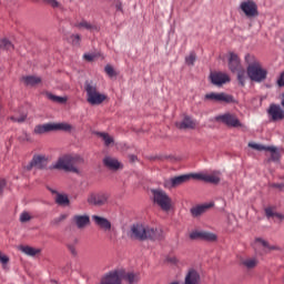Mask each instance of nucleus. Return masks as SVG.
Returning a JSON list of instances; mask_svg holds the SVG:
<instances>
[{
	"label": "nucleus",
	"mask_w": 284,
	"mask_h": 284,
	"mask_svg": "<svg viewBox=\"0 0 284 284\" xmlns=\"http://www.w3.org/2000/svg\"><path fill=\"white\" fill-rule=\"evenodd\" d=\"M68 217L67 214H61L59 217H55L51 223L52 225H59V223H62V221H65Z\"/></svg>",
	"instance_id": "45"
},
{
	"label": "nucleus",
	"mask_w": 284,
	"mask_h": 284,
	"mask_svg": "<svg viewBox=\"0 0 284 284\" xmlns=\"http://www.w3.org/2000/svg\"><path fill=\"white\" fill-rule=\"evenodd\" d=\"M241 61L237 54L235 53H230V58H229V69L230 71H232L233 73L237 72L241 70Z\"/></svg>",
	"instance_id": "21"
},
{
	"label": "nucleus",
	"mask_w": 284,
	"mask_h": 284,
	"mask_svg": "<svg viewBox=\"0 0 284 284\" xmlns=\"http://www.w3.org/2000/svg\"><path fill=\"white\" fill-rule=\"evenodd\" d=\"M116 7H118V10H121V9H122V8H121V4H118Z\"/></svg>",
	"instance_id": "60"
},
{
	"label": "nucleus",
	"mask_w": 284,
	"mask_h": 284,
	"mask_svg": "<svg viewBox=\"0 0 284 284\" xmlns=\"http://www.w3.org/2000/svg\"><path fill=\"white\" fill-rule=\"evenodd\" d=\"M275 219H278V221H284V214L283 213H275L274 215Z\"/></svg>",
	"instance_id": "55"
},
{
	"label": "nucleus",
	"mask_w": 284,
	"mask_h": 284,
	"mask_svg": "<svg viewBox=\"0 0 284 284\" xmlns=\"http://www.w3.org/2000/svg\"><path fill=\"white\" fill-rule=\"evenodd\" d=\"M23 81L27 85L34 87L41 82V78L34 77V75H29V77H24Z\"/></svg>",
	"instance_id": "32"
},
{
	"label": "nucleus",
	"mask_w": 284,
	"mask_h": 284,
	"mask_svg": "<svg viewBox=\"0 0 284 284\" xmlns=\"http://www.w3.org/2000/svg\"><path fill=\"white\" fill-rule=\"evenodd\" d=\"M109 195L106 193H90L88 195L89 205H93L94 207H102V205H106Z\"/></svg>",
	"instance_id": "7"
},
{
	"label": "nucleus",
	"mask_w": 284,
	"mask_h": 284,
	"mask_svg": "<svg viewBox=\"0 0 284 284\" xmlns=\"http://www.w3.org/2000/svg\"><path fill=\"white\" fill-rule=\"evenodd\" d=\"M80 41H81V37L79 34H73L71 37V42L74 44V45H79L80 44Z\"/></svg>",
	"instance_id": "49"
},
{
	"label": "nucleus",
	"mask_w": 284,
	"mask_h": 284,
	"mask_svg": "<svg viewBox=\"0 0 284 284\" xmlns=\"http://www.w3.org/2000/svg\"><path fill=\"white\" fill-rule=\"evenodd\" d=\"M189 239H191V241H216L217 236L207 231L195 230L191 231Z\"/></svg>",
	"instance_id": "8"
},
{
	"label": "nucleus",
	"mask_w": 284,
	"mask_h": 284,
	"mask_svg": "<svg viewBox=\"0 0 284 284\" xmlns=\"http://www.w3.org/2000/svg\"><path fill=\"white\" fill-rule=\"evenodd\" d=\"M211 82L215 85H222L230 81V77L226 73L214 72L210 74Z\"/></svg>",
	"instance_id": "18"
},
{
	"label": "nucleus",
	"mask_w": 284,
	"mask_h": 284,
	"mask_svg": "<svg viewBox=\"0 0 284 284\" xmlns=\"http://www.w3.org/2000/svg\"><path fill=\"white\" fill-rule=\"evenodd\" d=\"M95 58V54L93 53H85L84 54V59L88 60V61H93Z\"/></svg>",
	"instance_id": "53"
},
{
	"label": "nucleus",
	"mask_w": 284,
	"mask_h": 284,
	"mask_svg": "<svg viewBox=\"0 0 284 284\" xmlns=\"http://www.w3.org/2000/svg\"><path fill=\"white\" fill-rule=\"evenodd\" d=\"M48 165V158L43 154H36L31 162L26 166V170L30 172L32 168H37L39 170L45 169Z\"/></svg>",
	"instance_id": "10"
},
{
	"label": "nucleus",
	"mask_w": 284,
	"mask_h": 284,
	"mask_svg": "<svg viewBox=\"0 0 284 284\" xmlns=\"http://www.w3.org/2000/svg\"><path fill=\"white\" fill-rule=\"evenodd\" d=\"M214 120L217 122H222L230 128H244V124L240 121V119L235 114H232L230 112L220 114L215 116Z\"/></svg>",
	"instance_id": "5"
},
{
	"label": "nucleus",
	"mask_w": 284,
	"mask_h": 284,
	"mask_svg": "<svg viewBox=\"0 0 284 284\" xmlns=\"http://www.w3.org/2000/svg\"><path fill=\"white\" fill-rule=\"evenodd\" d=\"M0 263L2 264L4 270H6V267L9 263V257L6 254L1 253V252H0Z\"/></svg>",
	"instance_id": "44"
},
{
	"label": "nucleus",
	"mask_w": 284,
	"mask_h": 284,
	"mask_svg": "<svg viewBox=\"0 0 284 284\" xmlns=\"http://www.w3.org/2000/svg\"><path fill=\"white\" fill-rule=\"evenodd\" d=\"M27 119V115L26 114H21L19 118L18 116H10V120H12L13 122H19V123H22L24 122Z\"/></svg>",
	"instance_id": "46"
},
{
	"label": "nucleus",
	"mask_w": 284,
	"mask_h": 284,
	"mask_svg": "<svg viewBox=\"0 0 284 284\" xmlns=\"http://www.w3.org/2000/svg\"><path fill=\"white\" fill-rule=\"evenodd\" d=\"M72 223L77 225L79 230H84L87 225H90V216L84 214V215H74L72 219Z\"/></svg>",
	"instance_id": "20"
},
{
	"label": "nucleus",
	"mask_w": 284,
	"mask_h": 284,
	"mask_svg": "<svg viewBox=\"0 0 284 284\" xmlns=\"http://www.w3.org/2000/svg\"><path fill=\"white\" fill-rule=\"evenodd\" d=\"M19 250L27 256H37V254H40L41 252V248H36L29 245H21L19 246Z\"/></svg>",
	"instance_id": "27"
},
{
	"label": "nucleus",
	"mask_w": 284,
	"mask_h": 284,
	"mask_svg": "<svg viewBox=\"0 0 284 284\" xmlns=\"http://www.w3.org/2000/svg\"><path fill=\"white\" fill-rule=\"evenodd\" d=\"M255 243L258 244L261 247H264V250L266 252H273V251H280L281 247L277 246V245H272L270 244L268 241L264 240V239H261V237H256L255 239Z\"/></svg>",
	"instance_id": "23"
},
{
	"label": "nucleus",
	"mask_w": 284,
	"mask_h": 284,
	"mask_svg": "<svg viewBox=\"0 0 284 284\" xmlns=\"http://www.w3.org/2000/svg\"><path fill=\"white\" fill-rule=\"evenodd\" d=\"M186 176H191V179H197V181H205L206 174L195 173V174H186Z\"/></svg>",
	"instance_id": "43"
},
{
	"label": "nucleus",
	"mask_w": 284,
	"mask_h": 284,
	"mask_svg": "<svg viewBox=\"0 0 284 284\" xmlns=\"http://www.w3.org/2000/svg\"><path fill=\"white\" fill-rule=\"evenodd\" d=\"M0 48L6 50H13V44L8 39H0Z\"/></svg>",
	"instance_id": "39"
},
{
	"label": "nucleus",
	"mask_w": 284,
	"mask_h": 284,
	"mask_svg": "<svg viewBox=\"0 0 284 284\" xmlns=\"http://www.w3.org/2000/svg\"><path fill=\"white\" fill-rule=\"evenodd\" d=\"M281 105L284 108V94H282Z\"/></svg>",
	"instance_id": "56"
},
{
	"label": "nucleus",
	"mask_w": 284,
	"mask_h": 284,
	"mask_svg": "<svg viewBox=\"0 0 284 284\" xmlns=\"http://www.w3.org/2000/svg\"><path fill=\"white\" fill-rule=\"evenodd\" d=\"M212 206L213 204H202L200 206H195L191 209V214H193V216H201V214H204V212H206V210H210V207Z\"/></svg>",
	"instance_id": "30"
},
{
	"label": "nucleus",
	"mask_w": 284,
	"mask_h": 284,
	"mask_svg": "<svg viewBox=\"0 0 284 284\" xmlns=\"http://www.w3.org/2000/svg\"><path fill=\"white\" fill-rule=\"evenodd\" d=\"M237 72V81L241 84V87H244L247 80L246 71L245 70H239Z\"/></svg>",
	"instance_id": "35"
},
{
	"label": "nucleus",
	"mask_w": 284,
	"mask_h": 284,
	"mask_svg": "<svg viewBox=\"0 0 284 284\" xmlns=\"http://www.w3.org/2000/svg\"><path fill=\"white\" fill-rule=\"evenodd\" d=\"M50 131H54L53 123L39 124L34 128V133L36 134H44V133H48Z\"/></svg>",
	"instance_id": "28"
},
{
	"label": "nucleus",
	"mask_w": 284,
	"mask_h": 284,
	"mask_svg": "<svg viewBox=\"0 0 284 284\" xmlns=\"http://www.w3.org/2000/svg\"><path fill=\"white\" fill-rule=\"evenodd\" d=\"M103 163L108 169L112 170L113 172H116L118 170L123 168V164L113 156H105L103 159Z\"/></svg>",
	"instance_id": "17"
},
{
	"label": "nucleus",
	"mask_w": 284,
	"mask_h": 284,
	"mask_svg": "<svg viewBox=\"0 0 284 284\" xmlns=\"http://www.w3.org/2000/svg\"><path fill=\"white\" fill-rule=\"evenodd\" d=\"M146 224H133L131 226V239H136L138 241H146Z\"/></svg>",
	"instance_id": "9"
},
{
	"label": "nucleus",
	"mask_w": 284,
	"mask_h": 284,
	"mask_svg": "<svg viewBox=\"0 0 284 284\" xmlns=\"http://www.w3.org/2000/svg\"><path fill=\"white\" fill-rule=\"evenodd\" d=\"M171 284H180L179 282H173V283H171Z\"/></svg>",
	"instance_id": "61"
},
{
	"label": "nucleus",
	"mask_w": 284,
	"mask_h": 284,
	"mask_svg": "<svg viewBox=\"0 0 284 284\" xmlns=\"http://www.w3.org/2000/svg\"><path fill=\"white\" fill-rule=\"evenodd\" d=\"M267 114L273 122L284 120V110L278 104H271L267 109Z\"/></svg>",
	"instance_id": "13"
},
{
	"label": "nucleus",
	"mask_w": 284,
	"mask_h": 284,
	"mask_svg": "<svg viewBox=\"0 0 284 284\" xmlns=\"http://www.w3.org/2000/svg\"><path fill=\"white\" fill-rule=\"evenodd\" d=\"M205 100H211V101H215V102H224V103H233L235 102L233 95L231 94H226L224 92L221 93H207L204 95Z\"/></svg>",
	"instance_id": "11"
},
{
	"label": "nucleus",
	"mask_w": 284,
	"mask_h": 284,
	"mask_svg": "<svg viewBox=\"0 0 284 284\" xmlns=\"http://www.w3.org/2000/svg\"><path fill=\"white\" fill-rule=\"evenodd\" d=\"M92 221L98 227H100V230H103V232H111L112 223L106 217L92 215Z\"/></svg>",
	"instance_id": "16"
},
{
	"label": "nucleus",
	"mask_w": 284,
	"mask_h": 284,
	"mask_svg": "<svg viewBox=\"0 0 284 284\" xmlns=\"http://www.w3.org/2000/svg\"><path fill=\"white\" fill-rule=\"evenodd\" d=\"M166 262H169L173 265H176L179 263V260L175 256H171V257L166 258Z\"/></svg>",
	"instance_id": "52"
},
{
	"label": "nucleus",
	"mask_w": 284,
	"mask_h": 284,
	"mask_svg": "<svg viewBox=\"0 0 284 284\" xmlns=\"http://www.w3.org/2000/svg\"><path fill=\"white\" fill-rule=\"evenodd\" d=\"M190 179L191 175L187 174L169 179L164 181V187H166V190H172V187H179L180 185H183V183H187Z\"/></svg>",
	"instance_id": "12"
},
{
	"label": "nucleus",
	"mask_w": 284,
	"mask_h": 284,
	"mask_svg": "<svg viewBox=\"0 0 284 284\" xmlns=\"http://www.w3.org/2000/svg\"><path fill=\"white\" fill-rule=\"evenodd\" d=\"M200 275L195 270H189L186 278H184V284H200Z\"/></svg>",
	"instance_id": "25"
},
{
	"label": "nucleus",
	"mask_w": 284,
	"mask_h": 284,
	"mask_svg": "<svg viewBox=\"0 0 284 284\" xmlns=\"http://www.w3.org/2000/svg\"><path fill=\"white\" fill-rule=\"evenodd\" d=\"M175 126L180 130L195 129L196 122L191 116L186 115L181 121L175 122Z\"/></svg>",
	"instance_id": "19"
},
{
	"label": "nucleus",
	"mask_w": 284,
	"mask_h": 284,
	"mask_svg": "<svg viewBox=\"0 0 284 284\" xmlns=\"http://www.w3.org/2000/svg\"><path fill=\"white\" fill-rule=\"evenodd\" d=\"M58 130L71 131L72 125H70L69 123H53V131H58Z\"/></svg>",
	"instance_id": "36"
},
{
	"label": "nucleus",
	"mask_w": 284,
	"mask_h": 284,
	"mask_svg": "<svg viewBox=\"0 0 284 284\" xmlns=\"http://www.w3.org/2000/svg\"><path fill=\"white\" fill-rule=\"evenodd\" d=\"M6 180H0V194H2L3 189L6 187Z\"/></svg>",
	"instance_id": "54"
},
{
	"label": "nucleus",
	"mask_w": 284,
	"mask_h": 284,
	"mask_svg": "<svg viewBox=\"0 0 284 284\" xmlns=\"http://www.w3.org/2000/svg\"><path fill=\"white\" fill-rule=\"evenodd\" d=\"M151 194H153V203H155L158 207L162 209L164 212H170V210H172V200L165 191L154 189L151 190Z\"/></svg>",
	"instance_id": "4"
},
{
	"label": "nucleus",
	"mask_w": 284,
	"mask_h": 284,
	"mask_svg": "<svg viewBox=\"0 0 284 284\" xmlns=\"http://www.w3.org/2000/svg\"><path fill=\"white\" fill-rule=\"evenodd\" d=\"M248 59H252V61L247 64V68H246L247 78L251 81H254L257 83L265 81L268 74L267 70L254 57L246 55L245 61H248Z\"/></svg>",
	"instance_id": "2"
},
{
	"label": "nucleus",
	"mask_w": 284,
	"mask_h": 284,
	"mask_svg": "<svg viewBox=\"0 0 284 284\" xmlns=\"http://www.w3.org/2000/svg\"><path fill=\"white\" fill-rule=\"evenodd\" d=\"M277 85L284 87V72H282L280 78L277 79Z\"/></svg>",
	"instance_id": "51"
},
{
	"label": "nucleus",
	"mask_w": 284,
	"mask_h": 284,
	"mask_svg": "<svg viewBox=\"0 0 284 284\" xmlns=\"http://www.w3.org/2000/svg\"><path fill=\"white\" fill-rule=\"evenodd\" d=\"M77 244H78V240H74V242H70L67 245V247H68L69 252L72 254V256H78Z\"/></svg>",
	"instance_id": "38"
},
{
	"label": "nucleus",
	"mask_w": 284,
	"mask_h": 284,
	"mask_svg": "<svg viewBox=\"0 0 284 284\" xmlns=\"http://www.w3.org/2000/svg\"><path fill=\"white\" fill-rule=\"evenodd\" d=\"M248 146L256 151H270L272 154H277V149L274 146H265L258 143L250 142Z\"/></svg>",
	"instance_id": "29"
},
{
	"label": "nucleus",
	"mask_w": 284,
	"mask_h": 284,
	"mask_svg": "<svg viewBox=\"0 0 284 284\" xmlns=\"http://www.w3.org/2000/svg\"><path fill=\"white\" fill-rule=\"evenodd\" d=\"M98 135L104 141L106 146H110L114 143V139L105 132H99Z\"/></svg>",
	"instance_id": "34"
},
{
	"label": "nucleus",
	"mask_w": 284,
	"mask_h": 284,
	"mask_svg": "<svg viewBox=\"0 0 284 284\" xmlns=\"http://www.w3.org/2000/svg\"><path fill=\"white\" fill-rule=\"evenodd\" d=\"M43 2L52 8H61V3L57 0H43Z\"/></svg>",
	"instance_id": "42"
},
{
	"label": "nucleus",
	"mask_w": 284,
	"mask_h": 284,
	"mask_svg": "<svg viewBox=\"0 0 284 284\" xmlns=\"http://www.w3.org/2000/svg\"><path fill=\"white\" fill-rule=\"evenodd\" d=\"M123 276V270L111 271L102 276L100 284H122Z\"/></svg>",
	"instance_id": "6"
},
{
	"label": "nucleus",
	"mask_w": 284,
	"mask_h": 284,
	"mask_svg": "<svg viewBox=\"0 0 284 284\" xmlns=\"http://www.w3.org/2000/svg\"><path fill=\"white\" fill-rule=\"evenodd\" d=\"M21 223H28V221H31V215L28 212H23L20 216Z\"/></svg>",
	"instance_id": "47"
},
{
	"label": "nucleus",
	"mask_w": 284,
	"mask_h": 284,
	"mask_svg": "<svg viewBox=\"0 0 284 284\" xmlns=\"http://www.w3.org/2000/svg\"><path fill=\"white\" fill-rule=\"evenodd\" d=\"M276 212H274V210L272 207H266L265 209V216L267 219H272L273 216H275Z\"/></svg>",
	"instance_id": "48"
},
{
	"label": "nucleus",
	"mask_w": 284,
	"mask_h": 284,
	"mask_svg": "<svg viewBox=\"0 0 284 284\" xmlns=\"http://www.w3.org/2000/svg\"><path fill=\"white\" fill-rule=\"evenodd\" d=\"M51 192H52V194H55V196H58V191L57 190H53V189H51Z\"/></svg>",
	"instance_id": "57"
},
{
	"label": "nucleus",
	"mask_w": 284,
	"mask_h": 284,
	"mask_svg": "<svg viewBox=\"0 0 284 284\" xmlns=\"http://www.w3.org/2000/svg\"><path fill=\"white\" fill-rule=\"evenodd\" d=\"M196 61V53L195 52H191L189 53V55H186L185 58V62L187 65H194Z\"/></svg>",
	"instance_id": "40"
},
{
	"label": "nucleus",
	"mask_w": 284,
	"mask_h": 284,
	"mask_svg": "<svg viewBox=\"0 0 284 284\" xmlns=\"http://www.w3.org/2000/svg\"><path fill=\"white\" fill-rule=\"evenodd\" d=\"M77 27L79 29H87L89 31H98V27L94 24H91L90 22L83 20L82 22L78 23Z\"/></svg>",
	"instance_id": "33"
},
{
	"label": "nucleus",
	"mask_w": 284,
	"mask_h": 284,
	"mask_svg": "<svg viewBox=\"0 0 284 284\" xmlns=\"http://www.w3.org/2000/svg\"><path fill=\"white\" fill-rule=\"evenodd\" d=\"M273 187H283V184H273Z\"/></svg>",
	"instance_id": "58"
},
{
	"label": "nucleus",
	"mask_w": 284,
	"mask_h": 284,
	"mask_svg": "<svg viewBox=\"0 0 284 284\" xmlns=\"http://www.w3.org/2000/svg\"><path fill=\"white\" fill-rule=\"evenodd\" d=\"M241 265L246 271H253L258 266V258L257 257H246L241 261Z\"/></svg>",
	"instance_id": "22"
},
{
	"label": "nucleus",
	"mask_w": 284,
	"mask_h": 284,
	"mask_svg": "<svg viewBox=\"0 0 284 284\" xmlns=\"http://www.w3.org/2000/svg\"><path fill=\"white\" fill-rule=\"evenodd\" d=\"M87 101L91 105H100L106 100V95L98 90V87L93 82H85Z\"/></svg>",
	"instance_id": "3"
},
{
	"label": "nucleus",
	"mask_w": 284,
	"mask_h": 284,
	"mask_svg": "<svg viewBox=\"0 0 284 284\" xmlns=\"http://www.w3.org/2000/svg\"><path fill=\"white\" fill-rule=\"evenodd\" d=\"M240 9L248 18L256 17L258 14L256 3L251 0L242 2L240 4Z\"/></svg>",
	"instance_id": "14"
},
{
	"label": "nucleus",
	"mask_w": 284,
	"mask_h": 284,
	"mask_svg": "<svg viewBox=\"0 0 284 284\" xmlns=\"http://www.w3.org/2000/svg\"><path fill=\"white\" fill-rule=\"evenodd\" d=\"M47 97L51 101L58 102V103H65L68 101V99L65 97H58V95H54L52 93H48Z\"/></svg>",
	"instance_id": "37"
},
{
	"label": "nucleus",
	"mask_w": 284,
	"mask_h": 284,
	"mask_svg": "<svg viewBox=\"0 0 284 284\" xmlns=\"http://www.w3.org/2000/svg\"><path fill=\"white\" fill-rule=\"evenodd\" d=\"M204 183H211L212 185H219V183H221V172L214 171L211 174H205Z\"/></svg>",
	"instance_id": "24"
},
{
	"label": "nucleus",
	"mask_w": 284,
	"mask_h": 284,
	"mask_svg": "<svg viewBox=\"0 0 284 284\" xmlns=\"http://www.w3.org/2000/svg\"><path fill=\"white\" fill-rule=\"evenodd\" d=\"M55 203H58V205L68 206L70 205V200L67 194L57 193Z\"/></svg>",
	"instance_id": "31"
},
{
	"label": "nucleus",
	"mask_w": 284,
	"mask_h": 284,
	"mask_svg": "<svg viewBox=\"0 0 284 284\" xmlns=\"http://www.w3.org/2000/svg\"><path fill=\"white\" fill-rule=\"evenodd\" d=\"M83 163V158L78 154H67L59 158L50 166V170H62L63 172H73L80 174L78 165Z\"/></svg>",
	"instance_id": "1"
},
{
	"label": "nucleus",
	"mask_w": 284,
	"mask_h": 284,
	"mask_svg": "<svg viewBox=\"0 0 284 284\" xmlns=\"http://www.w3.org/2000/svg\"><path fill=\"white\" fill-rule=\"evenodd\" d=\"M105 72H106L111 78L114 77V75H116V73H115V71H114V69H113L112 65H106V67H105Z\"/></svg>",
	"instance_id": "50"
},
{
	"label": "nucleus",
	"mask_w": 284,
	"mask_h": 284,
	"mask_svg": "<svg viewBox=\"0 0 284 284\" xmlns=\"http://www.w3.org/2000/svg\"><path fill=\"white\" fill-rule=\"evenodd\" d=\"M19 140H20L21 142H32L31 135H30L28 132H26V131H23V132L21 133V135H19Z\"/></svg>",
	"instance_id": "41"
},
{
	"label": "nucleus",
	"mask_w": 284,
	"mask_h": 284,
	"mask_svg": "<svg viewBox=\"0 0 284 284\" xmlns=\"http://www.w3.org/2000/svg\"><path fill=\"white\" fill-rule=\"evenodd\" d=\"M122 280H124L126 284H138L141 277L139 273H133V272L125 273L124 271V276H122Z\"/></svg>",
	"instance_id": "26"
},
{
	"label": "nucleus",
	"mask_w": 284,
	"mask_h": 284,
	"mask_svg": "<svg viewBox=\"0 0 284 284\" xmlns=\"http://www.w3.org/2000/svg\"><path fill=\"white\" fill-rule=\"evenodd\" d=\"M164 232L161 227L146 226V241H163Z\"/></svg>",
	"instance_id": "15"
},
{
	"label": "nucleus",
	"mask_w": 284,
	"mask_h": 284,
	"mask_svg": "<svg viewBox=\"0 0 284 284\" xmlns=\"http://www.w3.org/2000/svg\"><path fill=\"white\" fill-rule=\"evenodd\" d=\"M136 156L135 155H131V161H135Z\"/></svg>",
	"instance_id": "59"
}]
</instances>
